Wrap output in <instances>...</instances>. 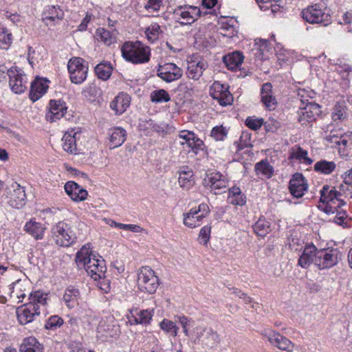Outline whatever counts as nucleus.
<instances>
[{
  "mask_svg": "<svg viewBox=\"0 0 352 352\" xmlns=\"http://www.w3.org/2000/svg\"><path fill=\"white\" fill-rule=\"evenodd\" d=\"M30 302L16 309L17 318L21 324L32 322L35 316L46 315L47 306V294L41 291L32 292L29 296Z\"/></svg>",
  "mask_w": 352,
  "mask_h": 352,
  "instance_id": "1",
  "label": "nucleus"
},
{
  "mask_svg": "<svg viewBox=\"0 0 352 352\" xmlns=\"http://www.w3.org/2000/svg\"><path fill=\"white\" fill-rule=\"evenodd\" d=\"M89 245H83L76 253L75 261L79 268H84L88 275L97 280L104 276L105 261L89 250Z\"/></svg>",
  "mask_w": 352,
  "mask_h": 352,
  "instance_id": "2",
  "label": "nucleus"
},
{
  "mask_svg": "<svg viewBox=\"0 0 352 352\" xmlns=\"http://www.w3.org/2000/svg\"><path fill=\"white\" fill-rule=\"evenodd\" d=\"M122 57L133 64L148 63L151 58V49L140 41H126L122 47Z\"/></svg>",
  "mask_w": 352,
  "mask_h": 352,
  "instance_id": "3",
  "label": "nucleus"
},
{
  "mask_svg": "<svg viewBox=\"0 0 352 352\" xmlns=\"http://www.w3.org/2000/svg\"><path fill=\"white\" fill-rule=\"evenodd\" d=\"M75 226L67 221H60L52 228V234L56 243L62 247H69L77 239Z\"/></svg>",
  "mask_w": 352,
  "mask_h": 352,
  "instance_id": "4",
  "label": "nucleus"
},
{
  "mask_svg": "<svg viewBox=\"0 0 352 352\" xmlns=\"http://www.w3.org/2000/svg\"><path fill=\"white\" fill-rule=\"evenodd\" d=\"M138 286L140 290L154 294L158 286L159 279L155 272L148 266L142 267L138 275Z\"/></svg>",
  "mask_w": 352,
  "mask_h": 352,
  "instance_id": "5",
  "label": "nucleus"
},
{
  "mask_svg": "<svg viewBox=\"0 0 352 352\" xmlns=\"http://www.w3.org/2000/svg\"><path fill=\"white\" fill-rule=\"evenodd\" d=\"M326 140L336 145L343 146V149L351 148L352 146V132L344 133L340 128H336L333 124L324 126Z\"/></svg>",
  "mask_w": 352,
  "mask_h": 352,
  "instance_id": "6",
  "label": "nucleus"
},
{
  "mask_svg": "<svg viewBox=\"0 0 352 352\" xmlns=\"http://www.w3.org/2000/svg\"><path fill=\"white\" fill-rule=\"evenodd\" d=\"M342 254L338 249L318 250L315 265L320 270L329 269L336 265L342 259Z\"/></svg>",
  "mask_w": 352,
  "mask_h": 352,
  "instance_id": "7",
  "label": "nucleus"
},
{
  "mask_svg": "<svg viewBox=\"0 0 352 352\" xmlns=\"http://www.w3.org/2000/svg\"><path fill=\"white\" fill-rule=\"evenodd\" d=\"M302 19L311 24L322 23L326 26L330 21V16L326 14L320 4L316 3L303 9L301 12Z\"/></svg>",
  "mask_w": 352,
  "mask_h": 352,
  "instance_id": "8",
  "label": "nucleus"
},
{
  "mask_svg": "<svg viewBox=\"0 0 352 352\" xmlns=\"http://www.w3.org/2000/svg\"><path fill=\"white\" fill-rule=\"evenodd\" d=\"M67 68L73 83L81 84L87 78L88 66L85 64L82 58L79 57L71 58L68 62Z\"/></svg>",
  "mask_w": 352,
  "mask_h": 352,
  "instance_id": "9",
  "label": "nucleus"
},
{
  "mask_svg": "<svg viewBox=\"0 0 352 352\" xmlns=\"http://www.w3.org/2000/svg\"><path fill=\"white\" fill-rule=\"evenodd\" d=\"M193 333L199 342L209 348L217 346L220 341L217 332L210 327H197L193 329Z\"/></svg>",
  "mask_w": 352,
  "mask_h": 352,
  "instance_id": "10",
  "label": "nucleus"
},
{
  "mask_svg": "<svg viewBox=\"0 0 352 352\" xmlns=\"http://www.w3.org/2000/svg\"><path fill=\"white\" fill-rule=\"evenodd\" d=\"M210 95L221 106L231 104L233 97L228 90V86L215 81L210 89Z\"/></svg>",
  "mask_w": 352,
  "mask_h": 352,
  "instance_id": "11",
  "label": "nucleus"
},
{
  "mask_svg": "<svg viewBox=\"0 0 352 352\" xmlns=\"http://www.w3.org/2000/svg\"><path fill=\"white\" fill-rule=\"evenodd\" d=\"M182 74V69L173 63H167L163 65H160L157 69V76L166 82H171L179 79Z\"/></svg>",
  "mask_w": 352,
  "mask_h": 352,
  "instance_id": "12",
  "label": "nucleus"
},
{
  "mask_svg": "<svg viewBox=\"0 0 352 352\" xmlns=\"http://www.w3.org/2000/svg\"><path fill=\"white\" fill-rule=\"evenodd\" d=\"M6 193L10 197L9 204L12 207L20 208L25 205V190L16 182H13L6 188Z\"/></svg>",
  "mask_w": 352,
  "mask_h": 352,
  "instance_id": "13",
  "label": "nucleus"
},
{
  "mask_svg": "<svg viewBox=\"0 0 352 352\" xmlns=\"http://www.w3.org/2000/svg\"><path fill=\"white\" fill-rule=\"evenodd\" d=\"M174 14L179 16L182 21L180 22L182 25H190L194 23L201 15V11L199 8L191 6H179L175 9Z\"/></svg>",
  "mask_w": 352,
  "mask_h": 352,
  "instance_id": "14",
  "label": "nucleus"
},
{
  "mask_svg": "<svg viewBox=\"0 0 352 352\" xmlns=\"http://www.w3.org/2000/svg\"><path fill=\"white\" fill-rule=\"evenodd\" d=\"M262 334L267 339L272 345L280 350L289 352L293 349L292 342L278 332L271 330L265 331Z\"/></svg>",
  "mask_w": 352,
  "mask_h": 352,
  "instance_id": "15",
  "label": "nucleus"
},
{
  "mask_svg": "<svg viewBox=\"0 0 352 352\" xmlns=\"http://www.w3.org/2000/svg\"><path fill=\"white\" fill-rule=\"evenodd\" d=\"M10 78L9 85L12 90L16 94H21L27 89L26 77L19 70L11 68L8 70Z\"/></svg>",
  "mask_w": 352,
  "mask_h": 352,
  "instance_id": "16",
  "label": "nucleus"
},
{
  "mask_svg": "<svg viewBox=\"0 0 352 352\" xmlns=\"http://www.w3.org/2000/svg\"><path fill=\"white\" fill-rule=\"evenodd\" d=\"M289 189L294 197L300 198L307 192L308 185L302 173H295L289 181Z\"/></svg>",
  "mask_w": 352,
  "mask_h": 352,
  "instance_id": "17",
  "label": "nucleus"
},
{
  "mask_svg": "<svg viewBox=\"0 0 352 352\" xmlns=\"http://www.w3.org/2000/svg\"><path fill=\"white\" fill-rule=\"evenodd\" d=\"M228 184V181L226 177L219 172L207 175V177L204 179V185L206 187H210L215 195L219 194V190L226 188Z\"/></svg>",
  "mask_w": 352,
  "mask_h": 352,
  "instance_id": "18",
  "label": "nucleus"
},
{
  "mask_svg": "<svg viewBox=\"0 0 352 352\" xmlns=\"http://www.w3.org/2000/svg\"><path fill=\"white\" fill-rule=\"evenodd\" d=\"M320 201L324 204H337L338 207L346 204V202L338 195V190L334 187H329L328 185L324 186L320 190Z\"/></svg>",
  "mask_w": 352,
  "mask_h": 352,
  "instance_id": "19",
  "label": "nucleus"
},
{
  "mask_svg": "<svg viewBox=\"0 0 352 352\" xmlns=\"http://www.w3.org/2000/svg\"><path fill=\"white\" fill-rule=\"evenodd\" d=\"M67 107L60 100H51L49 103V111L45 118L47 120L53 122L60 119L66 113Z\"/></svg>",
  "mask_w": 352,
  "mask_h": 352,
  "instance_id": "20",
  "label": "nucleus"
},
{
  "mask_svg": "<svg viewBox=\"0 0 352 352\" xmlns=\"http://www.w3.org/2000/svg\"><path fill=\"white\" fill-rule=\"evenodd\" d=\"M64 18V12L60 6H50L43 14V21L47 26H52Z\"/></svg>",
  "mask_w": 352,
  "mask_h": 352,
  "instance_id": "21",
  "label": "nucleus"
},
{
  "mask_svg": "<svg viewBox=\"0 0 352 352\" xmlns=\"http://www.w3.org/2000/svg\"><path fill=\"white\" fill-rule=\"evenodd\" d=\"M64 188L66 193L74 201H82L87 197V191L74 182H67Z\"/></svg>",
  "mask_w": 352,
  "mask_h": 352,
  "instance_id": "22",
  "label": "nucleus"
},
{
  "mask_svg": "<svg viewBox=\"0 0 352 352\" xmlns=\"http://www.w3.org/2000/svg\"><path fill=\"white\" fill-rule=\"evenodd\" d=\"M47 80L44 78H36L32 83L30 91V98L32 101L36 102L48 89Z\"/></svg>",
  "mask_w": 352,
  "mask_h": 352,
  "instance_id": "23",
  "label": "nucleus"
},
{
  "mask_svg": "<svg viewBox=\"0 0 352 352\" xmlns=\"http://www.w3.org/2000/svg\"><path fill=\"white\" fill-rule=\"evenodd\" d=\"M272 85L270 82L264 83L261 90V101L269 110H274L277 105V100L272 93Z\"/></svg>",
  "mask_w": 352,
  "mask_h": 352,
  "instance_id": "24",
  "label": "nucleus"
},
{
  "mask_svg": "<svg viewBox=\"0 0 352 352\" xmlns=\"http://www.w3.org/2000/svg\"><path fill=\"white\" fill-rule=\"evenodd\" d=\"M207 67L208 63L204 60L198 62L192 60L188 63L186 74L189 78L198 80Z\"/></svg>",
  "mask_w": 352,
  "mask_h": 352,
  "instance_id": "25",
  "label": "nucleus"
},
{
  "mask_svg": "<svg viewBox=\"0 0 352 352\" xmlns=\"http://www.w3.org/2000/svg\"><path fill=\"white\" fill-rule=\"evenodd\" d=\"M131 102V97L126 94H120L111 102L110 107L116 112V114L123 113Z\"/></svg>",
  "mask_w": 352,
  "mask_h": 352,
  "instance_id": "26",
  "label": "nucleus"
},
{
  "mask_svg": "<svg viewBox=\"0 0 352 352\" xmlns=\"http://www.w3.org/2000/svg\"><path fill=\"white\" fill-rule=\"evenodd\" d=\"M317 248L314 245H306L298 259V264L303 268L308 267L312 263L315 264Z\"/></svg>",
  "mask_w": 352,
  "mask_h": 352,
  "instance_id": "27",
  "label": "nucleus"
},
{
  "mask_svg": "<svg viewBox=\"0 0 352 352\" xmlns=\"http://www.w3.org/2000/svg\"><path fill=\"white\" fill-rule=\"evenodd\" d=\"M24 230L35 239L38 240L43 239L45 227L41 223L31 219L25 223Z\"/></svg>",
  "mask_w": 352,
  "mask_h": 352,
  "instance_id": "28",
  "label": "nucleus"
},
{
  "mask_svg": "<svg viewBox=\"0 0 352 352\" xmlns=\"http://www.w3.org/2000/svg\"><path fill=\"white\" fill-rule=\"evenodd\" d=\"M109 134L110 147L112 148L120 146L126 140V131L121 127L111 130Z\"/></svg>",
  "mask_w": 352,
  "mask_h": 352,
  "instance_id": "29",
  "label": "nucleus"
},
{
  "mask_svg": "<svg viewBox=\"0 0 352 352\" xmlns=\"http://www.w3.org/2000/svg\"><path fill=\"white\" fill-rule=\"evenodd\" d=\"M205 214L197 215L195 208H191L188 212L184 214V224L190 228L198 227L201 225V220Z\"/></svg>",
  "mask_w": 352,
  "mask_h": 352,
  "instance_id": "30",
  "label": "nucleus"
},
{
  "mask_svg": "<svg viewBox=\"0 0 352 352\" xmlns=\"http://www.w3.org/2000/svg\"><path fill=\"white\" fill-rule=\"evenodd\" d=\"M256 175L261 178H271L274 175V168L271 166L267 160H262L257 162L254 166Z\"/></svg>",
  "mask_w": 352,
  "mask_h": 352,
  "instance_id": "31",
  "label": "nucleus"
},
{
  "mask_svg": "<svg viewBox=\"0 0 352 352\" xmlns=\"http://www.w3.org/2000/svg\"><path fill=\"white\" fill-rule=\"evenodd\" d=\"M244 59L242 53L239 52H234L231 54L226 55L223 58V63L230 70H234L241 65Z\"/></svg>",
  "mask_w": 352,
  "mask_h": 352,
  "instance_id": "32",
  "label": "nucleus"
},
{
  "mask_svg": "<svg viewBox=\"0 0 352 352\" xmlns=\"http://www.w3.org/2000/svg\"><path fill=\"white\" fill-rule=\"evenodd\" d=\"M19 352H43V348L35 338L29 337L24 339Z\"/></svg>",
  "mask_w": 352,
  "mask_h": 352,
  "instance_id": "33",
  "label": "nucleus"
},
{
  "mask_svg": "<svg viewBox=\"0 0 352 352\" xmlns=\"http://www.w3.org/2000/svg\"><path fill=\"white\" fill-rule=\"evenodd\" d=\"M80 292L78 289L68 287L65 291L63 300L69 309L74 308L78 304Z\"/></svg>",
  "mask_w": 352,
  "mask_h": 352,
  "instance_id": "34",
  "label": "nucleus"
},
{
  "mask_svg": "<svg viewBox=\"0 0 352 352\" xmlns=\"http://www.w3.org/2000/svg\"><path fill=\"white\" fill-rule=\"evenodd\" d=\"M76 135L77 133L73 131L67 132L64 134L62 141L63 149L70 153H76Z\"/></svg>",
  "mask_w": 352,
  "mask_h": 352,
  "instance_id": "35",
  "label": "nucleus"
},
{
  "mask_svg": "<svg viewBox=\"0 0 352 352\" xmlns=\"http://www.w3.org/2000/svg\"><path fill=\"white\" fill-rule=\"evenodd\" d=\"M228 201L230 204L236 206H243L245 204V197L241 193L239 187H232L229 189Z\"/></svg>",
  "mask_w": 352,
  "mask_h": 352,
  "instance_id": "36",
  "label": "nucleus"
},
{
  "mask_svg": "<svg viewBox=\"0 0 352 352\" xmlns=\"http://www.w3.org/2000/svg\"><path fill=\"white\" fill-rule=\"evenodd\" d=\"M336 168V164L333 161L322 160L314 164V170L324 175L332 173Z\"/></svg>",
  "mask_w": 352,
  "mask_h": 352,
  "instance_id": "37",
  "label": "nucleus"
},
{
  "mask_svg": "<svg viewBox=\"0 0 352 352\" xmlns=\"http://www.w3.org/2000/svg\"><path fill=\"white\" fill-rule=\"evenodd\" d=\"M193 173L192 170L186 168L182 170L179 174L178 182L180 186L184 189H189L194 184L192 177Z\"/></svg>",
  "mask_w": 352,
  "mask_h": 352,
  "instance_id": "38",
  "label": "nucleus"
},
{
  "mask_svg": "<svg viewBox=\"0 0 352 352\" xmlns=\"http://www.w3.org/2000/svg\"><path fill=\"white\" fill-rule=\"evenodd\" d=\"M95 72L98 78L107 80L111 75L112 67L110 63L102 62L96 66Z\"/></svg>",
  "mask_w": 352,
  "mask_h": 352,
  "instance_id": "39",
  "label": "nucleus"
},
{
  "mask_svg": "<svg viewBox=\"0 0 352 352\" xmlns=\"http://www.w3.org/2000/svg\"><path fill=\"white\" fill-rule=\"evenodd\" d=\"M252 50L256 51L254 54L256 58L263 59L265 58V52L269 50V42L265 39H256L254 48Z\"/></svg>",
  "mask_w": 352,
  "mask_h": 352,
  "instance_id": "40",
  "label": "nucleus"
},
{
  "mask_svg": "<svg viewBox=\"0 0 352 352\" xmlns=\"http://www.w3.org/2000/svg\"><path fill=\"white\" fill-rule=\"evenodd\" d=\"M163 33L160 25L156 23H152L145 30V34L148 41L154 43L159 38V36Z\"/></svg>",
  "mask_w": 352,
  "mask_h": 352,
  "instance_id": "41",
  "label": "nucleus"
},
{
  "mask_svg": "<svg viewBox=\"0 0 352 352\" xmlns=\"http://www.w3.org/2000/svg\"><path fill=\"white\" fill-rule=\"evenodd\" d=\"M151 101L154 103L167 102L170 100V96L164 89L155 90L151 93Z\"/></svg>",
  "mask_w": 352,
  "mask_h": 352,
  "instance_id": "42",
  "label": "nucleus"
},
{
  "mask_svg": "<svg viewBox=\"0 0 352 352\" xmlns=\"http://www.w3.org/2000/svg\"><path fill=\"white\" fill-rule=\"evenodd\" d=\"M270 223L265 219H259L254 225V232L259 236H265L270 230Z\"/></svg>",
  "mask_w": 352,
  "mask_h": 352,
  "instance_id": "43",
  "label": "nucleus"
},
{
  "mask_svg": "<svg viewBox=\"0 0 352 352\" xmlns=\"http://www.w3.org/2000/svg\"><path fill=\"white\" fill-rule=\"evenodd\" d=\"M307 154L308 153L307 151L300 147H298L297 148L293 150L292 153H291V157L292 158L302 161L303 163L309 165L312 164L313 160L307 157Z\"/></svg>",
  "mask_w": 352,
  "mask_h": 352,
  "instance_id": "44",
  "label": "nucleus"
},
{
  "mask_svg": "<svg viewBox=\"0 0 352 352\" xmlns=\"http://www.w3.org/2000/svg\"><path fill=\"white\" fill-rule=\"evenodd\" d=\"M346 116L345 107L340 104H336L331 113V118L333 121L337 122L344 120L346 118Z\"/></svg>",
  "mask_w": 352,
  "mask_h": 352,
  "instance_id": "45",
  "label": "nucleus"
},
{
  "mask_svg": "<svg viewBox=\"0 0 352 352\" xmlns=\"http://www.w3.org/2000/svg\"><path fill=\"white\" fill-rule=\"evenodd\" d=\"M313 109H316L315 104L309 103L303 109H302L300 113L299 121L310 122L314 120V115L312 111Z\"/></svg>",
  "mask_w": 352,
  "mask_h": 352,
  "instance_id": "46",
  "label": "nucleus"
},
{
  "mask_svg": "<svg viewBox=\"0 0 352 352\" xmlns=\"http://www.w3.org/2000/svg\"><path fill=\"white\" fill-rule=\"evenodd\" d=\"M160 328L166 333H170L173 337L177 336L179 328L174 322L164 319L162 322H160Z\"/></svg>",
  "mask_w": 352,
  "mask_h": 352,
  "instance_id": "47",
  "label": "nucleus"
},
{
  "mask_svg": "<svg viewBox=\"0 0 352 352\" xmlns=\"http://www.w3.org/2000/svg\"><path fill=\"white\" fill-rule=\"evenodd\" d=\"M12 41V34L8 32V31L2 28L0 30V49H8Z\"/></svg>",
  "mask_w": 352,
  "mask_h": 352,
  "instance_id": "48",
  "label": "nucleus"
},
{
  "mask_svg": "<svg viewBox=\"0 0 352 352\" xmlns=\"http://www.w3.org/2000/svg\"><path fill=\"white\" fill-rule=\"evenodd\" d=\"M110 325L107 324L105 320H101L97 327L98 337L108 338L113 337Z\"/></svg>",
  "mask_w": 352,
  "mask_h": 352,
  "instance_id": "49",
  "label": "nucleus"
},
{
  "mask_svg": "<svg viewBox=\"0 0 352 352\" xmlns=\"http://www.w3.org/2000/svg\"><path fill=\"white\" fill-rule=\"evenodd\" d=\"M228 135L227 129L222 125L214 126L210 133L211 137H212L217 141H223Z\"/></svg>",
  "mask_w": 352,
  "mask_h": 352,
  "instance_id": "50",
  "label": "nucleus"
},
{
  "mask_svg": "<svg viewBox=\"0 0 352 352\" xmlns=\"http://www.w3.org/2000/svg\"><path fill=\"white\" fill-rule=\"evenodd\" d=\"M63 324V320L58 316L54 315L47 319L45 324V327L46 329L54 330L61 327Z\"/></svg>",
  "mask_w": 352,
  "mask_h": 352,
  "instance_id": "51",
  "label": "nucleus"
},
{
  "mask_svg": "<svg viewBox=\"0 0 352 352\" xmlns=\"http://www.w3.org/2000/svg\"><path fill=\"white\" fill-rule=\"evenodd\" d=\"M195 133L193 132L184 130L179 132L177 140H179V142L181 145H184L185 144L189 147L191 141L193 140Z\"/></svg>",
  "mask_w": 352,
  "mask_h": 352,
  "instance_id": "52",
  "label": "nucleus"
},
{
  "mask_svg": "<svg viewBox=\"0 0 352 352\" xmlns=\"http://www.w3.org/2000/svg\"><path fill=\"white\" fill-rule=\"evenodd\" d=\"M176 318V322H179L183 328L184 333L186 336H189L188 327L193 325L194 321L188 317L184 316H177Z\"/></svg>",
  "mask_w": 352,
  "mask_h": 352,
  "instance_id": "53",
  "label": "nucleus"
},
{
  "mask_svg": "<svg viewBox=\"0 0 352 352\" xmlns=\"http://www.w3.org/2000/svg\"><path fill=\"white\" fill-rule=\"evenodd\" d=\"M134 317L133 322L135 324H146L148 323L152 318L151 311L148 310H142Z\"/></svg>",
  "mask_w": 352,
  "mask_h": 352,
  "instance_id": "54",
  "label": "nucleus"
},
{
  "mask_svg": "<svg viewBox=\"0 0 352 352\" xmlns=\"http://www.w3.org/2000/svg\"><path fill=\"white\" fill-rule=\"evenodd\" d=\"M164 0H147L144 8L149 13L157 12L163 5Z\"/></svg>",
  "mask_w": 352,
  "mask_h": 352,
  "instance_id": "55",
  "label": "nucleus"
},
{
  "mask_svg": "<svg viewBox=\"0 0 352 352\" xmlns=\"http://www.w3.org/2000/svg\"><path fill=\"white\" fill-rule=\"evenodd\" d=\"M210 226H205L201 229L198 237L200 243H203L204 245H206L208 243L210 239Z\"/></svg>",
  "mask_w": 352,
  "mask_h": 352,
  "instance_id": "56",
  "label": "nucleus"
},
{
  "mask_svg": "<svg viewBox=\"0 0 352 352\" xmlns=\"http://www.w3.org/2000/svg\"><path fill=\"white\" fill-rule=\"evenodd\" d=\"M97 36L100 38L101 41L108 45H111L114 39L111 33L109 30L104 29H98L97 30Z\"/></svg>",
  "mask_w": 352,
  "mask_h": 352,
  "instance_id": "57",
  "label": "nucleus"
},
{
  "mask_svg": "<svg viewBox=\"0 0 352 352\" xmlns=\"http://www.w3.org/2000/svg\"><path fill=\"white\" fill-rule=\"evenodd\" d=\"M338 190V195H340V198L342 197H349L352 199V186H350L349 184H346L345 179L344 180V184H340Z\"/></svg>",
  "mask_w": 352,
  "mask_h": 352,
  "instance_id": "58",
  "label": "nucleus"
},
{
  "mask_svg": "<svg viewBox=\"0 0 352 352\" xmlns=\"http://www.w3.org/2000/svg\"><path fill=\"white\" fill-rule=\"evenodd\" d=\"M263 122L262 119H256L252 117H248L245 120L246 126L252 130H257L261 128Z\"/></svg>",
  "mask_w": 352,
  "mask_h": 352,
  "instance_id": "59",
  "label": "nucleus"
},
{
  "mask_svg": "<svg viewBox=\"0 0 352 352\" xmlns=\"http://www.w3.org/2000/svg\"><path fill=\"white\" fill-rule=\"evenodd\" d=\"M203 146L204 142L195 135L189 148H191L197 153V151L203 149Z\"/></svg>",
  "mask_w": 352,
  "mask_h": 352,
  "instance_id": "60",
  "label": "nucleus"
},
{
  "mask_svg": "<svg viewBox=\"0 0 352 352\" xmlns=\"http://www.w3.org/2000/svg\"><path fill=\"white\" fill-rule=\"evenodd\" d=\"M233 294L241 299H243L245 303H250L252 301V298L247 295V294L242 292L238 289H234Z\"/></svg>",
  "mask_w": 352,
  "mask_h": 352,
  "instance_id": "61",
  "label": "nucleus"
},
{
  "mask_svg": "<svg viewBox=\"0 0 352 352\" xmlns=\"http://www.w3.org/2000/svg\"><path fill=\"white\" fill-rule=\"evenodd\" d=\"M69 349L71 352H80L82 350V345L80 342H72L69 344Z\"/></svg>",
  "mask_w": 352,
  "mask_h": 352,
  "instance_id": "62",
  "label": "nucleus"
},
{
  "mask_svg": "<svg viewBox=\"0 0 352 352\" xmlns=\"http://www.w3.org/2000/svg\"><path fill=\"white\" fill-rule=\"evenodd\" d=\"M327 205L324 209L326 213H334V212L339 208L337 204L326 203Z\"/></svg>",
  "mask_w": 352,
  "mask_h": 352,
  "instance_id": "63",
  "label": "nucleus"
},
{
  "mask_svg": "<svg viewBox=\"0 0 352 352\" xmlns=\"http://www.w3.org/2000/svg\"><path fill=\"white\" fill-rule=\"evenodd\" d=\"M91 19V16L86 15V16L82 20V23L78 26V30L80 31H84L87 29V24L89 23Z\"/></svg>",
  "mask_w": 352,
  "mask_h": 352,
  "instance_id": "64",
  "label": "nucleus"
}]
</instances>
